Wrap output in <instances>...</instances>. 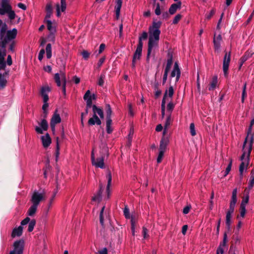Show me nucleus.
Here are the masks:
<instances>
[{
  "instance_id": "f257e3e1",
  "label": "nucleus",
  "mask_w": 254,
  "mask_h": 254,
  "mask_svg": "<svg viewBox=\"0 0 254 254\" xmlns=\"http://www.w3.org/2000/svg\"><path fill=\"white\" fill-rule=\"evenodd\" d=\"M17 34L16 28L7 30V26L0 19V69L5 66L4 57L6 55V46L11 40L15 39Z\"/></svg>"
},
{
  "instance_id": "f03ea898",
  "label": "nucleus",
  "mask_w": 254,
  "mask_h": 254,
  "mask_svg": "<svg viewBox=\"0 0 254 254\" xmlns=\"http://www.w3.org/2000/svg\"><path fill=\"white\" fill-rule=\"evenodd\" d=\"M45 199V193L39 192L35 190L33 193L30 201L32 204L29 208L27 214L30 216H32L35 214L38 206L41 201Z\"/></svg>"
},
{
  "instance_id": "7ed1b4c3",
  "label": "nucleus",
  "mask_w": 254,
  "mask_h": 254,
  "mask_svg": "<svg viewBox=\"0 0 254 254\" xmlns=\"http://www.w3.org/2000/svg\"><path fill=\"white\" fill-rule=\"evenodd\" d=\"M5 66L4 69H0V88H3L7 83L6 77H8L9 74V70L6 69V64L10 66L12 64L11 56L8 55L7 57V60L5 61Z\"/></svg>"
},
{
  "instance_id": "20e7f679",
  "label": "nucleus",
  "mask_w": 254,
  "mask_h": 254,
  "mask_svg": "<svg viewBox=\"0 0 254 254\" xmlns=\"http://www.w3.org/2000/svg\"><path fill=\"white\" fill-rule=\"evenodd\" d=\"M254 124V119H253L250 123V125L247 132V136L245 138L243 146V148H244L246 146L247 143L249 142L248 147L249 154H251V151L252 150V145L254 141V133H252V127Z\"/></svg>"
},
{
  "instance_id": "39448f33",
  "label": "nucleus",
  "mask_w": 254,
  "mask_h": 254,
  "mask_svg": "<svg viewBox=\"0 0 254 254\" xmlns=\"http://www.w3.org/2000/svg\"><path fill=\"white\" fill-rule=\"evenodd\" d=\"M162 22L160 21L158 22L153 21L152 26L149 27V37L156 40H159L160 34L161 31L160 28L161 26Z\"/></svg>"
},
{
  "instance_id": "423d86ee",
  "label": "nucleus",
  "mask_w": 254,
  "mask_h": 254,
  "mask_svg": "<svg viewBox=\"0 0 254 254\" xmlns=\"http://www.w3.org/2000/svg\"><path fill=\"white\" fill-rule=\"evenodd\" d=\"M169 142V139L167 136H162L159 145V153L157 158V163H160L164 157V153L167 149V146Z\"/></svg>"
},
{
  "instance_id": "0eeeda50",
  "label": "nucleus",
  "mask_w": 254,
  "mask_h": 254,
  "mask_svg": "<svg viewBox=\"0 0 254 254\" xmlns=\"http://www.w3.org/2000/svg\"><path fill=\"white\" fill-rule=\"evenodd\" d=\"M54 79L58 87L62 86V92L64 95H66V77L65 73L64 72H61L60 74L57 73L55 74Z\"/></svg>"
},
{
  "instance_id": "6e6552de",
  "label": "nucleus",
  "mask_w": 254,
  "mask_h": 254,
  "mask_svg": "<svg viewBox=\"0 0 254 254\" xmlns=\"http://www.w3.org/2000/svg\"><path fill=\"white\" fill-rule=\"evenodd\" d=\"M13 246L14 249L9 254H23L24 248V241L23 239L14 242Z\"/></svg>"
},
{
  "instance_id": "1a4fd4ad",
  "label": "nucleus",
  "mask_w": 254,
  "mask_h": 254,
  "mask_svg": "<svg viewBox=\"0 0 254 254\" xmlns=\"http://www.w3.org/2000/svg\"><path fill=\"white\" fill-rule=\"evenodd\" d=\"M246 153L244 151L241 157V160L242 161L239 167L240 177L243 178V173L245 166L247 167L249 163L250 154L248 152L247 157L245 158Z\"/></svg>"
},
{
  "instance_id": "9d476101",
  "label": "nucleus",
  "mask_w": 254,
  "mask_h": 254,
  "mask_svg": "<svg viewBox=\"0 0 254 254\" xmlns=\"http://www.w3.org/2000/svg\"><path fill=\"white\" fill-rule=\"evenodd\" d=\"M159 40H156L155 39H152V38L149 37V40L148 43V48H147V53L146 56V62L147 63L149 62L150 57L153 48H156L158 47Z\"/></svg>"
},
{
  "instance_id": "9b49d317",
  "label": "nucleus",
  "mask_w": 254,
  "mask_h": 254,
  "mask_svg": "<svg viewBox=\"0 0 254 254\" xmlns=\"http://www.w3.org/2000/svg\"><path fill=\"white\" fill-rule=\"evenodd\" d=\"M231 60V52H226L223 60V70L225 76H227L229 64Z\"/></svg>"
},
{
  "instance_id": "f8f14e48",
  "label": "nucleus",
  "mask_w": 254,
  "mask_h": 254,
  "mask_svg": "<svg viewBox=\"0 0 254 254\" xmlns=\"http://www.w3.org/2000/svg\"><path fill=\"white\" fill-rule=\"evenodd\" d=\"M237 189H235L233 190L232 191V195L231 197V200L230 203L229 209L227 212V213H229L230 214H232L234 211V209L235 207V205L236 204L237 201Z\"/></svg>"
},
{
  "instance_id": "ddd939ff",
  "label": "nucleus",
  "mask_w": 254,
  "mask_h": 254,
  "mask_svg": "<svg viewBox=\"0 0 254 254\" xmlns=\"http://www.w3.org/2000/svg\"><path fill=\"white\" fill-rule=\"evenodd\" d=\"M104 157L103 156L97 158L95 160L93 152V151L92 152L91 161H92V164L93 166H95L96 167L100 168L102 169L105 168V164L104 162Z\"/></svg>"
},
{
  "instance_id": "4468645a",
  "label": "nucleus",
  "mask_w": 254,
  "mask_h": 254,
  "mask_svg": "<svg viewBox=\"0 0 254 254\" xmlns=\"http://www.w3.org/2000/svg\"><path fill=\"white\" fill-rule=\"evenodd\" d=\"M12 8L8 0H2L0 7V15H3Z\"/></svg>"
},
{
  "instance_id": "2eb2a0df",
  "label": "nucleus",
  "mask_w": 254,
  "mask_h": 254,
  "mask_svg": "<svg viewBox=\"0 0 254 254\" xmlns=\"http://www.w3.org/2000/svg\"><path fill=\"white\" fill-rule=\"evenodd\" d=\"M181 76V70L180 69L179 64L177 62H175L173 69L171 73V77H174L176 76V81H179Z\"/></svg>"
},
{
  "instance_id": "dca6fc26",
  "label": "nucleus",
  "mask_w": 254,
  "mask_h": 254,
  "mask_svg": "<svg viewBox=\"0 0 254 254\" xmlns=\"http://www.w3.org/2000/svg\"><path fill=\"white\" fill-rule=\"evenodd\" d=\"M40 125L41 126V127L36 126L35 127V130L38 133L43 134V130L46 131L48 128V124L47 120L45 119H43L41 121Z\"/></svg>"
},
{
  "instance_id": "f3484780",
  "label": "nucleus",
  "mask_w": 254,
  "mask_h": 254,
  "mask_svg": "<svg viewBox=\"0 0 254 254\" xmlns=\"http://www.w3.org/2000/svg\"><path fill=\"white\" fill-rule=\"evenodd\" d=\"M222 36L220 34L216 36V34H214L213 42L214 44V48L215 51H218L220 48L221 42L222 41Z\"/></svg>"
},
{
  "instance_id": "a211bd4d",
  "label": "nucleus",
  "mask_w": 254,
  "mask_h": 254,
  "mask_svg": "<svg viewBox=\"0 0 254 254\" xmlns=\"http://www.w3.org/2000/svg\"><path fill=\"white\" fill-rule=\"evenodd\" d=\"M102 124L100 119L97 116L96 113H93V117L90 118L88 121L89 126H93L95 124L101 125Z\"/></svg>"
},
{
  "instance_id": "6ab92c4d",
  "label": "nucleus",
  "mask_w": 254,
  "mask_h": 254,
  "mask_svg": "<svg viewBox=\"0 0 254 254\" xmlns=\"http://www.w3.org/2000/svg\"><path fill=\"white\" fill-rule=\"evenodd\" d=\"M51 91V88L49 86L43 87L41 90V95L43 98L44 103L47 102L49 100V96L47 94L48 92Z\"/></svg>"
},
{
  "instance_id": "aec40b11",
  "label": "nucleus",
  "mask_w": 254,
  "mask_h": 254,
  "mask_svg": "<svg viewBox=\"0 0 254 254\" xmlns=\"http://www.w3.org/2000/svg\"><path fill=\"white\" fill-rule=\"evenodd\" d=\"M42 145L44 148H47L51 143V138L49 133H46L45 135L41 136Z\"/></svg>"
},
{
  "instance_id": "412c9836",
  "label": "nucleus",
  "mask_w": 254,
  "mask_h": 254,
  "mask_svg": "<svg viewBox=\"0 0 254 254\" xmlns=\"http://www.w3.org/2000/svg\"><path fill=\"white\" fill-rule=\"evenodd\" d=\"M90 94V91L88 90L83 96V99L86 101V108L89 109L92 108V100L89 96Z\"/></svg>"
},
{
  "instance_id": "4be33fe9",
  "label": "nucleus",
  "mask_w": 254,
  "mask_h": 254,
  "mask_svg": "<svg viewBox=\"0 0 254 254\" xmlns=\"http://www.w3.org/2000/svg\"><path fill=\"white\" fill-rule=\"evenodd\" d=\"M102 192L103 186L102 184H100L99 190L98 191L97 193L92 197V200L94 201H97L99 202L101 200Z\"/></svg>"
},
{
  "instance_id": "5701e85b",
  "label": "nucleus",
  "mask_w": 254,
  "mask_h": 254,
  "mask_svg": "<svg viewBox=\"0 0 254 254\" xmlns=\"http://www.w3.org/2000/svg\"><path fill=\"white\" fill-rule=\"evenodd\" d=\"M23 232V227L19 226L18 228H15L13 229L11 233V237H20L22 235Z\"/></svg>"
},
{
  "instance_id": "b1692460",
  "label": "nucleus",
  "mask_w": 254,
  "mask_h": 254,
  "mask_svg": "<svg viewBox=\"0 0 254 254\" xmlns=\"http://www.w3.org/2000/svg\"><path fill=\"white\" fill-rule=\"evenodd\" d=\"M61 122V118L60 115L58 113V110H56L53 115L50 123L54 124H57Z\"/></svg>"
},
{
  "instance_id": "393cba45",
  "label": "nucleus",
  "mask_w": 254,
  "mask_h": 254,
  "mask_svg": "<svg viewBox=\"0 0 254 254\" xmlns=\"http://www.w3.org/2000/svg\"><path fill=\"white\" fill-rule=\"evenodd\" d=\"M173 64V55L172 54L168 53L167 64L165 68L164 71L169 72Z\"/></svg>"
},
{
  "instance_id": "a878e982",
  "label": "nucleus",
  "mask_w": 254,
  "mask_h": 254,
  "mask_svg": "<svg viewBox=\"0 0 254 254\" xmlns=\"http://www.w3.org/2000/svg\"><path fill=\"white\" fill-rule=\"evenodd\" d=\"M107 179L108 180V183L107 185V188H106V191L107 192V197L108 198H109L110 197V187L111 184L112 182V175L110 171H108L107 173Z\"/></svg>"
},
{
  "instance_id": "bb28decb",
  "label": "nucleus",
  "mask_w": 254,
  "mask_h": 254,
  "mask_svg": "<svg viewBox=\"0 0 254 254\" xmlns=\"http://www.w3.org/2000/svg\"><path fill=\"white\" fill-rule=\"evenodd\" d=\"M142 45L137 44V48L133 54V58L139 60L142 55Z\"/></svg>"
},
{
  "instance_id": "cd10ccee",
  "label": "nucleus",
  "mask_w": 254,
  "mask_h": 254,
  "mask_svg": "<svg viewBox=\"0 0 254 254\" xmlns=\"http://www.w3.org/2000/svg\"><path fill=\"white\" fill-rule=\"evenodd\" d=\"M92 111L93 113L98 114L101 119H103L104 117L103 110L100 107L96 106L95 105L92 106Z\"/></svg>"
},
{
  "instance_id": "c85d7f7f",
  "label": "nucleus",
  "mask_w": 254,
  "mask_h": 254,
  "mask_svg": "<svg viewBox=\"0 0 254 254\" xmlns=\"http://www.w3.org/2000/svg\"><path fill=\"white\" fill-rule=\"evenodd\" d=\"M218 82L217 76L214 75L212 78V80L210 83L208 87V90L209 91L213 90L217 86Z\"/></svg>"
},
{
  "instance_id": "c756f323",
  "label": "nucleus",
  "mask_w": 254,
  "mask_h": 254,
  "mask_svg": "<svg viewBox=\"0 0 254 254\" xmlns=\"http://www.w3.org/2000/svg\"><path fill=\"white\" fill-rule=\"evenodd\" d=\"M167 90H166L163 98L161 102V116L162 118H164L165 116V104H166V98L167 97Z\"/></svg>"
},
{
  "instance_id": "7c9ffc66",
  "label": "nucleus",
  "mask_w": 254,
  "mask_h": 254,
  "mask_svg": "<svg viewBox=\"0 0 254 254\" xmlns=\"http://www.w3.org/2000/svg\"><path fill=\"white\" fill-rule=\"evenodd\" d=\"M122 0H117L116 1V5L115 6V12H116V16L117 19L119 18L120 14V11L121 8L122 7Z\"/></svg>"
},
{
  "instance_id": "2f4dec72",
  "label": "nucleus",
  "mask_w": 254,
  "mask_h": 254,
  "mask_svg": "<svg viewBox=\"0 0 254 254\" xmlns=\"http://www.w3.org/2000/svg\"><path fill=\"white\" fill-rule=\"evenodd\" d=\"M171 123V115L169 114L168 117H167V119L166 120L164 127V130L163 132V136H165V134H166L167 129L169 126L170 125Z\"/></svg>"
},
{
  "instance_id": "473e14b6",
  "label": "nucleus",
  "mask_w": 254,
  "mask_h": 254,
  "mask_svg": "<svg viewBox=\"0 0 254 254\" xmlns=\"http://www.w3.org/2000/svg\"><path fill=\"white\" fill-rule=\"evenodd\" d=\"M231 217H232L231 214L226 213V228L227 229L228 231H229L231 229Z\"/></svg>"
},
{
  "instance_id": "72a5a7b5",
  "label": "nucleus",
  "mask_w": 254,
  "mask_h": 254,
  "mask_svg": "<svg viewBox=\"0 0 254 254\" xmlns=\"http://www.w3.org/2000/svg\"><path fill=\"white\" fill-rule=\"evenodd\" d=\"M6 13L7 14L8 18L9 19L10 23L12 24H13V20L14 19V18L16 17V14H15V12L13 10H12V8H11L9 11H8V12H6Z\"/></svg>"
},
{
  "instance_id": "f704fd0d",
  "label": "nucleus",
  "mask_w": 254,
  "mask_h": 254,
  "mask_svg": "<svg viewBox=\"0 0 254 254\" xmlns=\"http://www.w3.org/2000/svg\"><path fill=\"white\" fill-rule=\"evenodd\" d=\"M47 23V29L51 32H56V28L55 25H53V23L50 20H47L46 22Z\"/></svg>"
},
{
  "instance_id": "c9c22d12",
  "label": "nucleus",
  "mask_w": 254,
  "mask_h": 254,
  "mask_svg": "<svg viewBox=\"0 0 254 254\" xmlns=\"http://www.w3.org/2000/svg\"><path fill=\"white\" fill-rule=\"evenodd\" d=\"M254 172L252 170L251 173L250 180L249 183L248 189L251 190L254 187Z\"/></svg>"
},
{
  "instance_id": "e433bc0d",
  "label": "nucleus",
  "mask_w": 254,
  "mask_h": 254,
  "mask_svg": "<svg viewBox=\"0 0 254 254\" xmlns=\"http://www.w3.org/2000/svg\"><path fill=\"white\" fill-rule=\"evenodd\" d=\"M8 46V51L11 52V53H14L15 52V47L16 46V42L13 40H11L10 42L8 43L9 44Z\"/></svg>"
},
{
  "instance_id": "4c0bfd02",
  "label": "nucleus",
  "mask_w": 254,
  "mask_h": 254,
  "mask_svg": "<svg viewBox=\"0 0 254 254\" xmlns=\"http://www.w3.org/2000/svg\"><path fill=\"white\" fill-rule=\"evenodd\" d=\"M105 77H106V75H105V72H103L99 78V79H98V84L100 86H103V85H104V79H105Z\"/></svg>"
},
{
  "instance_id": "58836bf2",
  "label": "nucleus",
  "mask_w": 254,
  "mask_h": 254,
  "mask_svg": "<svg viewBox=\"0 0 254 254\" xmlns=\"http://www.w3.org/2000/svg\"><path fill=\"white\" fill-rule=\"evenodd\" d=\"M148 34L145 31H144L141 36L139 37V40L138 44H141V45L143 46V40H146L147 38Z\"/></svg>"
},
{
  "instance_id": "ea45409f",
  "label": "nucleus",
  "mask_w": 254,
  "mask_h": 254,
  "mask_svg": "<svg viewBox=\"0 0 254 254\" xmlns=\"http://www.w3.org/2000/svg\"><path fill=\"white\" fill-rule=\"evenodd\" d=\"M106 118L111 117L112 111L111 106L109 104H106L105 106Z\"/></svg>"
},
{
  "instance_id": "a19ab883",
  "label": "nucleus",
  "mask_w": 254,
  "mask_h": 254,
  "mask_svg": "<svg viewBox=\"0 0 254 254\" xmlns=\"http://www.w3.org/2000/svg\"><path fill=\"white\" fill-rule=\"evenodd\" d=\"M36 225V220L35 219H32L30 221L28 224V231L29 232H32Z\"/></svg>"
},
{
  "instance_id": "79ce46f5",
  "label": "nucleus",
  "mask_w": 254,
  "mask_h": 254,
  "mask_svg": "<svg viewBox=\"0 0 254 254\" xmlns=\"http://www.w3.org/2000/svg\"><path fill=\"white\" fill-rule=\"evenodd\" d=\"M133 132H134L133 127H131L130 128L129 132V134L128 135V143H127V144L128 145H130V144H131V139H132V138Z\"/></svg>"
},
{
  "instance_id": "37998d69",
  "label": "nucleus",
  "mask_w": 254,
  "mask_h": 254,
  "mask_svg": "<svg viewBox=\"0 0 254 254\" xmlns=\"http://www.w3.org/2000/svg\"><path fill=\"white\" fill-rule=\"evenodd\" d=\"M105 208V206H103L102 208V209H101V210L100 211V216H99L100 223L101 225H102V226L103 227H104L103 213H104V211Z\"/></svg>"
},
{
  "instance_id": "c03bdc74",
  "label": "nucleus",
  "mask_w": 254,
  "mask_h": 254,
  "mask_svg": "<svg viewBox=\"0 0 254 254\" xmlns=\"http://www.w3.org/2000/svg\"><path fill=\"white\" fill-rule=\"evenodd\" d=\"M175 107V104L172 102H170L167 106V111L169 112V114L171 115V113Z\"/></svg>"
},
{
  "instance_id": "a18cd8bd",
  "label": "nucleus",
  "mask_w": 254,
  "mask_h": 254,
  "mask_svg": "<svg viewBox=\"0 0 254 254\" xmlns=\"http://www.w3.org/2000/svg\"><path fill=\"white\" fill-rule=\"evenodd\" d=\"M59 138H57V143H56V161H57L58 160L59 156L60 154V145L58 141Z\"/></svg>"
},
{
  "instance_id": "49530a36",
  "label": "nucleus",
  "mask_w": 254,
  "mask_h": 254,
  "mask_svg": "<svg viewBox=\"0 0 254 254\" xmlns=\"http://www.w3.org/2000/svg\"><path fill=\"white\" fill-rule=\"evenodd\" d=\"M60 7L62 12H64L66 8V0H61Z\"/></svg>"
},
{
  "instance_id": "de8ad7c7",
  "label": "nucleus",
  "mask_w": 254,
  "mask_h": 254,
  "mask_svg": "<svg viewBox=\"0 0 254 254\" xmlns=\"http://www.w3.org/2000/svg\"><path fill=\"white\" fill-rule=\"evenodd\" d=\"M227 241V232H225L223 235V241L220 243L219 246L222 248L226 246V243Z\"/></svg>"
},
{
  "instance_id": "09e8293b",
  "label": "nucleus",
  "mask_w": 254,
  "mask_h": 254,
  "mask_svg": "<svg viewBox=\"0 0 254 254\" xmlns=\"http://www.w3.org/2000/svg\"><path fill=\"white\" fill-rule=\"evenodd\" d=\"M178 9L174 3L172 4L169 9V12L170 14L173 15L176 13Z\"/></svg>"
},
{
  "instance_id": "8fccbe9b",
  "label": "nucleus",
  "mask_w": 254,
  "mask_h": 254,
  "mask_svg": "<svg viewBox=\"0 0 254 254\" xmlns=\"http://www.w3.org/2000/svg\"><path fill=\"white\" fill-rule=\"evenodd\" d=\"M124 214L126 218L129 219L130 218L129 210L127 206H126L124 209Z\"/></svg>"
},
{
  "instance_id": "3c124183",
  "label": "nucleus",
  "mask_w": 254,
  "mask_h": 254,
  "mask_svg": "<svg viewBox=\"0 0 254 254\" xmlns=\"http://www.w3.org/2000/svg\"><path fill=\"white\" fill-rule=\"evenodd\" d=\"M249 200V193L246 195L245 198L242 200L241 206H246V204L248 203Z\"/></svg>"
},
{
  "instance_id": "603ef678",
  "label": "nucleus",
  "mask_w": 254,
  "mask_h": 254,
  "mask_svg": "<svg viewBox=\"0 0 254 254\" xmlns=\"http://www.w3.org/2000/svg\"><path fill=\"white\" fill-rule=\"evenodd\" d=\"M246 86H247V84H246V83H245L243 87V92H242V99H241V101H242V103H244V100H245V98L246 96Z\"/></svg>"
},
{
  "instance_id": "864d4df0",
  "label": "nucleus",
  "mask_w": 254,
  "mask_h": 254,
  "mask_svg": "<svg viewBox=\"0 0 254 254\" xmlns=\"http://www.w3.org/2000/svg\"><path fill=\"white\" fill-rule=\"evenodd\" d=\"M190 132L192 136H194L196 135V132L195 130V126L194 123H192L190 124Z\"/></svg>"
},
{
  "instance_id": "5fc2aeb1",
  "label": "nucleus",
  "mask_w": 254,
  "mask_h": 254,
  "mask_svg": "<svg viewBox=\"0 0 254 254\" xmlns=\"http://www.w3.org/2000/svg\"><path fill=\"white\" fill-rule=\"evenodd\" d=\"M232 165V159H230V162L225 170L224 176H227L229 174L230 171H231Z\"/></svg>"
},
{
  "instance_id": "6e6d98bb",
  "label": "nucleus",
  "mask_w": 254,
  "mask_h": 254,
  "mask_svg": "<svg viewBox=\"0 0 254 254\" xmlns=\"http://www.w3.org/2000/svg\"><path fill=\"white\" fill-rule=\"evenodd\" d=\"M182 15L180 14H178L176 15L174 19L173 20V24H176L178 23V22L180 20V19L182 18Z\"/></svg>"
},
{
  "instance_id": "4d7b16f0",
  "label": "nucleus",
  "mask_w": 254,
  "mask_h": 254,
  "mask_svg": "<svg viewBox=\"0 0 254 254\" xmlns=\"http://www.w3.org/2000/svg\"><path fill=\"white\" fill-rule=\"evenodd\" d=\"M56 32H50V34L48 36V39L52 42H54L55 40V33Z\"/></svg>"
},
{
  "instance_id": "13d9d810",
  "label": "nucleus",
  "mask_w": 254,
  "mask_h": 254,
  "mask_svg": "<svg viewBox=\"0 0 254 254\" xmlns=\"http://www.w3.org/2000/svg\"><path fill=\"white\" fill-rule=\"evenodd\" d=\"M131 229L132 235H134L135 232V221L132 217L131 218Z\"/></svg>"
},
{
  "instance_id": "bf43d9fd",
  "label": "nucleus",
  "mask_w": 254,
  "mask_h": 254,
  "mask_svg": "<svg viewBox=\"0 0 254 254\" xmlns=\"http://www.w3.org/2000/svg\"><path fill=\"white\" fill-rule=\"evenodd\" d=\"M240 210L241 216L244 217L245 215L246 212V206H243L240 205Z\"/></svg>"
},
{
  "instance_id": "052dcab7",
  "label": "nucleus",
  "mask_w": 254,
  "mask_h": 254,
  "mask_svg": "<svg viewBox=\"0 0 254 254\" xmlns=\"http://www.w3.org/2000/svg\"><path fill=\"white\" fill-rule=\"evenodd\" d=\"M81 55L82 56L84 60H86L88 59L90 55V53L88 51L84 50L82 52Z\"/></svg>"
},
{
  "instance_id": "680f3d73",
  "label": "nucleus",
  "mask_w": 254,
  "mask_h": 254,
  "mask_svg": "<svg viewBox=\"0 0 254 254\" xmlns=\"http://www.w3.org/2000/svg\"><path fill=\"white\" fill-rule=\"evenodd\" d=\"M167 93L168 92V96L169 97L172 98L174 94V89L172 86H170L168 90H166Z\"/></svg>"
},
{
  "instance_id": "e2e57ef3",
  "label": "nucleus",
  "mask_w": 254,
  "mask_h": 254,
  "mask_svg": "<svg viewBox=\"0 0 254 254\" xmlns=\"http://www.w3.org/2000/svg\"><path fill=\"white\" fill-rule=\"evenodd\" d=\"M48 106H49V105H48V104L47 103V102L44 103V104H43V105L42 106V109L43 110L44 113L45 114V116H44L45 118L47 117L48 112L46 111V108H48Z\"/></svg>"
},
{
  "instance_id": "0e129e2a",
  "label": "nucleus",
  "mask_w": 254,
  "mask_h": 254,
  "mask_svg": "<svg viewBox=\"0 0 254 254\" xmlns=\"http://www.w3.org/2000/svg\"><path fill=\"white\" fill-rule=\"evenodd\" d=\"M31 221L30 218L28 217H26L25 219H24L21 222V226H24L30 222Z\"/></svg>"
},
{
  "instance_id": "69168bd1",
  "label": "nucleus",
  "mask_w": 254,
  "mask_h": 254,
  "mask_svg": "<svg viewBox=\"0 0 254 254\" xmlns=\"http://www.w3.org/2000/svg\"><path fill=\"white\" fill-rule=\"evenodd\" d=\"M155 13L157 15H159L161 14L160 6L159 3L156 4V7L155 9Z\"/></svg>"
},
{
  "instance_id": "338daca9",
  "label": "nucleus",
  "mask_w": 254,
  "mask_h": 254,
  "mask_svg": "<svg viewBox=\"0 0 254 254\" xmlns=\"http://www.w3.org/2000/svg\"><path fill=\"white\" fill-rule=\"evenodd\" d=\"M214 14H215V10H214V9H212V10L210 11L209 13H208V14H206V15H205V18H206L207 19L209 20V19H210L211 18V17H212V16Z\"/></svg>"
},
{
  "instance_id": "774afa93",
  "label": "nucleus",
  "mask_w": 254,
  "mask_h": 254,
  "mask_svg": "<svg viewBox=\"0 0 254 254\" xmlns=\"http://www.w3.org/2000/svg\"><path fill=\"white\" fill-rule=\"evenodd\" d=\"M190 208H191L190 205H187V206H185L183 210V213L185 214H187L189 213L190 211Z\"/></svg>"
}]
</instances>
